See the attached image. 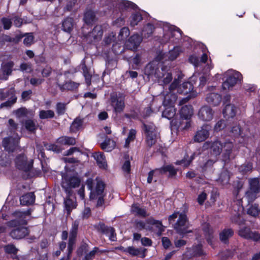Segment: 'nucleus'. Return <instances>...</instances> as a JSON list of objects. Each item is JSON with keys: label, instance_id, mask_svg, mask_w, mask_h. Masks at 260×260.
Instances as JSON below:
<instances>
[{"label": "nucleus", "instance_id": "obj_1", "mask_svg": "<svg viewBox=\"0 0 260 260\" xmlns=\"http://www.w3.org/2000/svg\"><path fill=\"white\" fill-rule=\"evenodd\" d=\"M86 184L88 189L90 190V198L98 199L96 206L101 207L104 203V197L105 196L104 189L105 184L103 181L96 178L94 181L91 178H89L86 181Z\"/></svg>", "mask_w": 260, "mask_h": 260}, {"label": "nucleus", "instance_id": "obj_2", "mask_svg": "<svg viewBox=\"0 0 260 260\" xmlns=\"http://www.w3.org/2000/svg\"><path fill=\"white\" fill-rule=\"evenodd\" d=\"M176 218L178 219L177 221L173 224V228L177 233L184 234L190 232L187 231L190 226V224L184 212L181 213L179 212H174L173 214L169 216L168 220L171 223L174 222Z\"/></svg>", "mask_w": 260, "mask_h": 260}, {"label": "nucleus", "instance_id": "obj_3", "mask_svg": "<svg viewBox=\"0 0 260 260\" xmlns=\"http://www.w3.org/2000/svg\"><path fill=\"white\" fill-rule=\"evenodd\" d=\"M167 172L169 173V177H173L176 175L177 170L172 165L164 166L160 168L155 169L149 172L147 178V182L150 183L153 179L156 182L161 175Z\"/></svg>", "mask_w": 260, "mask_h": 260}, {"label": "nucleus", "instance_id": "obj_4", "mask_svg": "<svg viewBox=\"0 0 260 260\" xmlns=\"http://www.w3.org/2000/svg\"><path fill=\"white\" fill-rule=\"evenodd\" d=\"M260 192V182L258 178L248 179V187L245 193V197L248 203H252Z\"/></svg>", "mask_w": 260, "mask_h": 260}, {"label": "nucleus", "instance_id": "obj_5", "mask_svg": "<svg viewBox=\"0 0 260 260\" xmlns=\"http://www.w3.org/2000/svg\"><path fill=\"white\" fill-rule=\"evenodd\" d=\"M143 129L146 134V143L147 146L151 148L155 144L159 138V133L152 123H143Z\"/></svg>", "mask_w": 260, "mask_h": 260}, {"label": "nucleus", "instance_id": "obj_6", "mask_svg": "<svg viewBox=\"0 0 260 260\" xmlns=\"http://www.w3.org/2000/svg\"><path fill=\"white\" fill-rule=\"evenodd\" d=\"M125 96L124 93L120 91L113 92L110 94L111 105L115 113H120L123 111Z\"/></svg>", "mask_w": 260, "mask_h": 260}, {"label": "nucleus", "instance_id": "obj_7", "mask_svg": "<svg viewBox=\"0 0 260 260\" xmlns=\"http://www.w3.org/2000/svg\"><path fill=\"white\" fill-rule=\"evenodd\" d=\"M227 78L222 85L224 90H230L233 87L239 82H240L242 76L241 73L236 71H229L227 73Z\"/></svg>", "mask_w": 260, "mask_h": 260}, {"label": "nucleus", "instance_id": "obj_8", "mask_svg": "<svg viewBox=\"0 0 260 260\" xmlns=\"http://www.w3.org/2000/svg\"><path fill=\"white\" fill-rule=\"evenodd\" d=\"M80 180L77 177L68 175L62 176L61 186L65 192L69 196H72V188L78 187Z\"/></svg>", "mask_w": 260, "mask_h": 260}, {"label": "nucleus", "instance_id": "obj_9", "mask_svg": "<svg viewBox=\"0 0 260 260\" xmlns=\"http://www.w3.org/2000/svg\"><path fill=\"white\" fill-rule=\"evenodd\" d=\"M79 226V221H74L72 224V228L70 231L69 240L68 243V253L66 257H62L60 260H69L70 255L74 248V244L76 240L77 232Z\"/></svg>", "mask_w": 260, "mask_h": 260}, {"label": "nucleus", "instance_id": "obj_10", "mask_svg": "<svg viewBox=\"0 0 260 260\" xmlns=\"http://www.w3.org/2000/svg\"><path fill=\"white\" fill-rule=\"evenodd\" d=\"M223 143L218 140L214 141H206L203 145L204 150L210 149L211 155L213 157L217 158L222 152Z\"/></svg>", "mask_w": 260, "mask_h": 260}, {"label": "nucleus", "instance_id": "obj_11", "mask_svg": "<svg viewBox=\"0 0 260 260\" xmlns=\"http://www.w3.org/2000/svg\"><path fill=\"white\" fill-rule=\"evenodd\" d=\"M13 214L15 219L10 221V225H26L30 218L31 211L29 209L25 211H16Z\"/></svg>", "mask_w": 260, "mask_h": 260}, {"label": "nucleus", "instance_id": "obj_12", "mask_svg": "<svg viewBox=\"0 0 260 260\" xmlns=\"http://www.w3.org/2000/svg\"><path fill=\"white\" fill-rule=\"evenodd\" d=\"M103 34L102 27L101 25L95 26L91 32L84 35V40L88 44L97 42L101 40Z\"/></svg>", "mask_w": 260, "mask_h": 260}, {"label": "nucleus", "instance_id": "obj_13", "mask_svg": "<svg viewBox=\"0 0 260 260\" xmlns=\"http://www.w3.org/2000/svg\"><path fill=\"white\" fill-rule=\"evenodd\" d=\"M180 82L179 80L175 79L169 87V92L164 96V104L165 105H172L177 100V95L174 92Z\"/></svg>", "mask_w": 260, "mask_h": 260}, {"label": "nucleus", "instance_id": "obj_14", "mask_svg": "<svg viewBox=\"0 0 260 260\" xmlns=\"http://www.w3.org/2000/svg\"><path fill=\"white\" fill-rule=\"evenodd\" d=\"M211 126L209 124H204L196 132L193 140L195 142H202L208 139L210 135Z\"/></svg>", "mask_w": 260, "mask_h": 260}, {"label": "nucleus", "instance_id": "obj_15", "mask_svg": "<svg viewBox=\"0 0 260 260\" xmlns=\"http://www.w3.org/2000/svg\"><path fill=\"white\" fill-rule=\"evenodd\" d=\"M13 229L10 232V236L14 239H21L29 234V230L25 225H10Z\"/></svg>", "mask_w": 260, "mask_h": 260}, {"label": "nucleus", "instance_id": "obj_16", "mask_svg": "<svg viewBox=\"0 0 260 260\" xmlns=\"http://www.w3.org/2000/svg\"><path fill=\"white\" fill-rule=\"evenodd\" d=\"M94 228L98 232L108 236L111 241H116V234L115 229L113 227L108 226L103 222H100L94 225Z\"/></svg>", "mask_w": 260, "mask_h": 260}, {"label": "nucleus", "instance_id": "obj_17", "mask_svg": "<svg viewBox=\"0 0 260 260\" xmlns=\"http://www.w3.org/2000/svg\"><path fill=\"white\" fill-rule=\"evenodd\" d=\"M156 73L154 77L157 79V82L159 85H164L167 84L172 79V74L168 72L165 67H162L160 69L158 67Z\"/></svg>", "mask_w": 260, "mask_h": 260}, {"label": "nucleus", "instance_id": "obj_18", "mask_svg": "<svg viewBox=\"0 0 260 260\" xmlns=\"http://www.w3.org/2000/svg\"><path fill=\"white\" fill-rule=\"evenodd\" d=\"M33 160L32 159L28 161L26 157L23 154L18 155L15 159V164L16 167L25 172H28L30 170L32 167Z\"/></svg>", "mask_w": 260, "mask_h": 260}, {"label": "nucleus", "instance_id": "obj_19", "mask_svg": "<svg viewBox=\"0 0 260 260\" xmlns=\"http://www.w3.org/2000/svg\"><path fill=\"white\" fill-rule=\"evenodd\" d=\"M239 235L247 240L257 241L260 240V234L258 232L252 231L248 227H241L238 232Z\"/></svg>", "mask_w": 260, "mask_h": 260}, {"label": "nucleus", "instance_id": "obj_20", "mask_svg": "<svg viewBox=\"0 0 260 260\" xmlns=\"http://www.w3.org/2000/svg\"><path fill=\"white\" fill-rule=\"evenodd\" d=\"M214 114L213 110L208 106L202 107L198 111V116L199 119L203 121L211 120Z\"/></svg>", "mask_w": 260, "mask_h": 260}, {"label": "nucleus", "instance_id": "obj_21", "mask_svg": "<svg viewBox=\"0 0 260 260\" xmlns=\"http://www.w3.org/2000/svg\"><path fill=\"white\" fill-rule=\"evenodd\" d=\"M19 138L9 137L3 140V146L9 152H13L18 147Z\"/></svg>", "mask_w": 260, "mask_h": 260}, {"label": "nucleus", "instance_id": "obj_22", "mask_svg": "<svg viewBox=\"0 0 260 260\" xmlns=\"http://www.w3.org/2000/svg\"><path fill=\"white\" fill-rule=\"evenodd\" d=\"M119 249L124 252L129 253L131 255L135 256H139L141 258L145 257L146 249L143 248H135L133 246H129L127 248L120 247Z\"/></svg>", "mask_w": 260, "mask_h": 260}, {"label": "nucleus", "instance_id": "obj_23", "mask_svg": "<svg viewBox=\"0 0 260 260\" xmlns=\"http://www.w3.org/2000/svg\"><path fill=\"white\" fill-rule=\"evenodd\" d=\"M14 66V63L12 61L3 62L1 65L0 70L3 75L0 74V79L7 80L8 77L11 75Z\"/></svg>", "mask_w": 260, "mask_h": 260}, {"label": "nucleus", "instance_id": "obj_24", "mask_svg": "<svg viewBox=\"0 0 260 260\" xmlns=\"http://www.w3.org/2000/svg\"><path fill=\"white\" fill-rule=\"evenodd\" d=\"M142 41V37L138 34L132 36L126 42V48L129 50H135L137 48Z\"/></svg>", "mask_w": 260, "mask_h": 260}, {"label": "nucleus", "instance_id": "obj_25", "mask_svg": "<svg viewBox=\"0 0 260 260\" xmlns=\"http://www.w3.org/2000/svg\"><path fill=\"white\" fill-rule=\"evenodd\" d=\"M233 147L234 145L231 142L225 141L223 143L222 159L224 162H227L230 160Z\"/></svg>", "mask_w": 260, "mask_h": 260}, {"label": "nucleus", "instance_id": "obj_26", "mask_svg": "<svg viewBox=\"0 0 260 260\" xmlns=\"http://www.w3.org/2000/svg\"><path fill=\"white\" fill-rule=\"evenodd\" d=\"M221 95L215 92H210L207 94L206 102L211 105L217 106L221 102Z\"/></svg>", "mask_w": 260, "mask_h": 260}, {"label": "nucleus", "instance_id": "obj_27", "mask_svg": "<svg viewBox=\"0 0 260 260\" xmlns=\"http://www.w3.org/2000/svg\"><path fill=\"white\" fill-rule=\"evenodd\" d=\"M237 112V108L233 104H227L224 108L222 113L225 118H233Z\"/></svg>", "mask_w": 260, "mask_h": 260}, {"label": "nucleus", "instance_id": "obj_28", "mask_svg": "<svg viewBox=\"0 0 260 260\" xmlns=\"http://www.w3.org/2000/svg\"><path fill=\"white\" fill-rule=\"evenodd\" d=\"M79 85V83L71 80L67 81L63 84L57 83V85L61 91L76 90L78 88Z\"/></svg>", "mask_w": 260, "mask_h": 260}, {"label": "nucleus", "instance_id": "obj_29", "mask_svg": "<svg viewBox=\"0 0 260 260\" xmlns=\"http://www.w3.org/2000/svg\"><path fill=\"white\" fill-rule=\"evenodd\" d=\"M157 69L158 64H156V62L149 63L145 68L144 74L149 78L154 77Z\"/></svg>", "mask_w": 260, "mask_h": 260}, {"label": "nucleus", "instance_id": "obj_30", "mask_svg": "<svg viewBox=\"0 0 260 260\" xmlns=\"http://www.w3.org/2000/svg\"><path fill=\"white\" fill-rule=\"evenodd\" d=\"M35 201V196L33 192L26 193L20 198L21 204L23 205H30L34 204Z\"/></svg>", "mask_w": 260, "mask_h": 260}, {"label": "nucleus", "instance_id": "obj_31", "mask_svg": "<svg viewBox=\"0 0 260 260\" xmlns=\"http://www.w3.org/2000/svg\"><path fill=\"white\" fill-rule=\"evenodd\" d=\"M193 86L190 82H184L176 88L177 92L180 94H187L193 90Z\"/></svg>", "mask_w": 260, "mask_h": 260}, {"label": "nucleus", "instance_id": "obj_32", "mask_svg": "<svg viewBox=\"0 0 260 260\" xmlns=\"http://www.w3.org/2000/svg\"><path fill=\"white\" fill-rule=\"evenodd\" d=\"M148 223L154 225L158 236H160L165 231V226L162 225L161 221L155 220L153 218H149L147 220Z\"/></svg>", "mask_w": 260, "mask_h": 260}, {"label": "nucleus", "instance_id": "obj_33", "mask_svg": "<svg viewBox=\"0 0 260 260\" xmlns=\"http://www.w3.org/2000/svg\"><path fill=\"white\" fill-rule=\"evenodd\" d=\"M71 196H69L67 194L66 198L64 201V208L68 215H70L71 211L76 207V203L74 199L71 198Z\"/></svg>", "mask_w": 260, "mask_h": 260}, {"label": "nucleus", "instance_id": "obj_34", "mask_svg": "<svg viewBox=\"0 0 260 260\" xmlns=\"http://www.w3.org/2000/svg\"><path fill=\"white\" fill-rule=\"evenodd\" d=\"M180 116L185 119H189L193 115V108L191 105L182 106L180 110Z\"/></svg>", "mask_w": 260, "mask_h": 260}, {"label": "nucleus", "instance_id": "obj_35", "mask_svg": "<svg viewBox=\"0 0 260 260\" xmlns=\"http://www.w3.org/2000/svg\"><path fill=\"white\" fill-rule=\"evenodd\" d=\"M75 25L74 19L71 17H67L62 22V30L70 33Z\"/></svg>", "mask_w": 260, "mask_h": 260}, {"label": "nucleus", "instance_id": "obj_36", "mask_svg": "<svg viewBox=\"0 0 260 260\" xmlns=\"http://www.w3.org/2000/svg\"><path fill=\"white\" fill-rule=\"evenodd\" d=\"M234 231L231 229H225L223 230L219 234V238L220 241L224 243H227L229 239L233 236Z\"/></svg>", "mask_w": 260, "mask_h": 260}, {"label": "nucleus", "instance_id": "obj_37", "mask_svg": "<svg viewBox=\"0 0 260 260\" xmlns=\"http://www.w3.org/2000/svg\"><path fill=\"white\" fill-rule=\"evenodd\" d=\"M12 96L16 97L14 88H11L9 89L4 88L0 89V100L1 101H4L7 98H12Z\"/></svg>", "mask_w": 260, "mask_h": 260}, {"label": "nucleus", "instance_id": "obj_38", "mask_svg": "<svg viewBox=\"0 0 260 260\" xmlns=\"http://www.w3.org/2000/svg\"><path fill=\"white\" fill-rule=\"evenodd\" d=\"M93 157L96 160L97 164L100 168L105 169L107 162L105 156L102 152H96L93 154Z\"/></svg>", "mask_w": 260, "mask_h": 260}, {"label": "nucleus", "instance_id": "obj_39", "mask_svg": "<svg viewBox=\"0 0 260 260\" xmlns=\"http://www.w3.org/2000/svg\"><path fill=\"white\" fill-rule=\"evenodd\" d=\"M23 37H24L23 43L25 46L28 47L34 43V37L32 33L21 34L16 36L18 41Z\"/></svg>", "mask_w": 260, "mask_h": 260}, {"label": "nucleus", "instance_id": "obj_40", "mask_svg": "<svg viewBox=\"0 0 260 260\" xmlns=\"http://www.w3.org/2000/svg\"><path fill=\"white\" fill-rule=\"evenodd\" d=\"M203 230L207 241L209 243H211L214 237L213 230L209 224L205 223L203 225Z\"/></svg>", "mask_w": 260, "mask_h": 260}, {"label": "nucleus", "instance_id": "obj_41", "mask_svg": "<svg viewBox=\"0 0 260 260\" xmlns=\"http://www.w3.org/2000/svg\"><path fill=\"white\" fill-rule=\"evenodd\" d=\"M115 145L116 143L114 141L107 138L101 144L102 149L107 152L112 151L115 148Z\"/></svg>", "mask_w": 260, "mask_h": 260}, {"label": "nucleus", "instance_id": "obj_42", "mask_svg": "<svg viewBox=\"0 0 260 260\" xmlns=\"http://www.w3.org/2000/svg\"><path fill=\"white\" fill-rule=\"evenodd\" d=\"M168 27V31L166 33L164 36V42H167L170 39V36L171 35L173 36L174 35L175 31H177L179 34L180 37H181V30L178 28L174 26H167Z\"/></svg>", "mask_w": 260, "mask_h": 260}, {"label": "nucleus", "instance_id": "obj_43", "mask_svg": "<svg viewBox=\"0 0 260 260\" xmlns=\"http://www.w3.org/2000/svg\"><path fill=\"white\" fill-rule=\"evenodd\" d=\"M83 123V119L80 117L76 118L70 126V131L74 133L78 131L82 127Z\"/></svg>", "mask_w": 260, "mask_h": 260}, {"label": "nucleus", "instance_id": "obj_44", "mask_svg": "<svg viewBox=\"0 0 260 260\" xmlns=\"http://www.w3.org/2000/svg\"><path fill=\"white\" fill-rule=\"evenodd\" d=\"M247 213L249 215L256 217L260 213V207L258 204H252L247 209Z\"/></svg>", "mask_w": 260, "mask_h": 260}, {"label": "nucleus", "instance_id": "obj_45", "mask_svg": "<svg viewBox=\"0 0 260 260\" xmlns=\"http://www.w3.org/2000/svg\"><path fill=\"white\" fill-rule=\"evenodd\" d=\"M176 114V111L174 107L172 105L165 108L163 111L162 115V116L169 119L172 118Z\"/></svg>", "mask_w": 260, "mask_h": 260}, {"label": "nucleus", "instance_id": "obj_46", "mask_svg": "<svg viewBox=\"0 0 260 260\" xmlns=\"http://www.w3.org/2000/svg\"><path fill=\"white\" fill-rule=\"evenodd\" d=\"M180 51L181 50L179 47H174L173 50L167 53L166 56L168 57V60L171 61L175 60L179 55Z\"/></svg>", "mask_w": 260, "mask_h": 260}, {"label": "nucleus", "instance_id": "obj_47", "mask_svg": "<svg viewBox=\"0 0 260 260\" xmlns=\"http://www.w3.org/2000/svg\"><path fill=\"white\" fill-rule=\"evenodd\" d=\"M58 142L63 145H73L76 143L75 138L67 136H63L58 138Z\"/></svg>", "mask_w": 260, "mask_h": 260}, {"label": "nucleus", "instance_id": "obj_48", "mask_svg": "<svg viewBox=\"0 0 260 260\" xmlns=\"http://www.w3.org/2000/svg\"><path fill=\"white\" fill-rule=\"evenodd\" d=\"M95 19V15L91 10H88L84 14V20L85 22L87 24L92 23Z\"/></svg>", "mask_w": 260, "mask_h": 260}, {"label": "nucleus", "instance_id": "obj_49", "mask_svg": "<svg viewBox=\"0 0 260 260\" xmlns=\"http://www.w3.org/2000/svg\"><path fill=\"white\" fill-rule=\"evenodd\" d=\"M191 251L192 252L191 254L194 257L201 256L205 254L201 244L193 246L192 248Z\"/></svg>", "mask_w": 260, "mask_h": 260}, {"label": "nucleus", "instance_id": "obj_50", "mask_svg": "<svg viewBox=\"0 0 260 260\" xmlns=\"http://www.w3.org/2000/svg\"><path fill=\"white\" fill-rule=\"evenodd\" d=\"M25 128L30 133H35L37 126L35 122L31 119L26 120L24 122Z\"/></svg>", "mask_w": 260, "mask_h": 260}, {"label": "nucleus", "instance_id": "obj_51", "mask_svg": "<svg viewBox=\"0 0 260 260\" xmlns=\"http://www.w3.org/2000/svg\"><path fill=\"white\" fill-rule=\"evenodd\" d=\"M154 29L153 25L148 23L143 28L142 35L145 38L150 37L153 34Z\"/></svg>", "mask_w": 260, "mask_h": 260}, {"label": "nucleus", "instance_id": "obj_52", "mask_svg": "<svg viewBox=\"0 0 260 260\" xmlns=\"http://www.w3.org/2000/svg\"><path fill=\"white\" fill-rule=\"evenodd\" d=\"M54 112L51 110H42L39 112V117L41 119L52 118L54 116Z\"/></svg>", "mask_w": 260, "mask_h": 260}, {"label": "nucleus", "instance_id": "obj_53", "mask_svg": "<svg viewBox=\"0 0 260 260\" xmlns=\"http://www.w3.org/2000/svg\"><path fill=\"white\" fill-rule=\"evenodd\" d=\"M132 212L139 216L146 217L147 216L146 210L140 208L137 204H134L132 207Z\"/></svg>", "mask_w": 260, "mask_h": 260}, {"label": "nucleus", "instance_id": "obj_54", "mask_svg": "<svg viewBox=\"0 0 260 260\" xmlns=\"http://www.w3.org/2000/svg\"><path fill=\"white\" fill-rule=\"evenodd\" d=\"M241 128L239 124H236L231 128V136L234 137H238L241 134Z\"/></svg>", "mask_w": 260, "mask_h": 260}, {"label": "nucleus", "instance_id": "obj_55", "mask_svg": "<svg viewBox=\"0 0 260 260\" xmlns=\"http://www.w3.org/2000/svg\"><path fill=\"white\" fill-rule=\"evenodd\" d=\"M142 19V17L141 14L139 13H135L131 16L130 24L132 26H135L137 25Z\"/></svg>", "mask_w": 260, "mask_h": 260}, {"label": "nucleus", "instance_id": "obj_56", "mask_svg": "<svg viewBox=\"0 0 260 260\" xmlns=\"http://www.w3.org/2000/svg\"><path fill=\"white\" fill-rule=\"evenodd\" d=\"M129 30L128 27L122 28L119 33L118 40L121 41L126 38L129 35Z\"/></svg>", "mask_w": 260, "mask_h": 260}, {"label": "nucleus", "instance_id": "obj_57", "mask_svg": "<svg viewBox=\"0 0 260 260\" xmlns=\"http://www.w3.org/2000/svg\"><path fill=\"white\" fill-rule=\"evenodd\" d=\"M29 111L25 107H21L14 111V113L17 117H26L27 116Z\"/></svg>", "mask_w": 260, "mask_h": 260}, {"label": "nucleus", "instance_id": "obj_58", "mask_svg": "<svg viewBox=\"0 0 260 260\" xmlns=\"http://www.w3.org/2000/svg\"><path fill=\"white\" fill-rule=\"evenodd\" d=\"M82 70L86 83L88 85H89L91 83V75L89 73L88 69L85 65L82 66Z\"/></svg>", "mask_w": 260, "mask_h": 260}, {"label": "nucleus", "instance_id": "obj_59", "mask_svg": "<svg viewBox=\"0 0 260 260\" xmlns=\"http://www.w3.org/2000/svg\"><path fill=\"white\" fill-rule=\"evenodd\" d=\"M17 97L12 96V98H9V100L1 104L0 108L4 107L10 108L17 101Z\"/></svg>", "mask_w": 260, "mask_h": 260}, {"label": "nucleus", "instance_id": "obj_60", "mask_svg": "<svg viewBox=\"0 0 260 260\" xmlns=\"http://www.w3.org/2000/svg\"><path fill=\"white\" fill-rule=\"evenodd\" d=\"M116 39L115 34L112 32L105 37L104 42L106 45H109L112 43H114Z\"/></svg>", "mask_w": 260, "mask_h": 260}, {"label": "nucleus", "instance_id": "obj_61", "mask_svg": "<svg viewBox=\"0 0 260 260\" xmlns=\"http://www.w3.org/2000/svg\"><path fill=\"white\" fill-rule=\"evenodd\" d=\"M56 112L59 115L64 114L66 110V104L63 103H57L56 106Z\"/></svg>", "mask_w": 260, "mask_h": 260}, {"label": "nucleus", "instance_id": "obj_62", "mask_svg": "<svg viewBox=\"0 0 260 260\" xmlns=\"http://www.w3.org/2000/svg\"><path fill=\"white\" fill-rule=\"evenodd\" d=\"M135 6V4L128 1H122L119 5L120 8L122 9H126L129 8L134 9Z\"/></svg>", "mask_w": 260, "mask_h": 260}, {"label": "nucleus", "instance_id": "obj_63", "mask_svg": "<svg viewBox=\"0 0 260 260\" xmlns=\"http://www.w3.org/2000/svg\"><path fill=\"white\" fill-rule=\"evenodd\" d=\"M4 250L5 252L9 254H15L17 253L18 249L16 247L12 244H8L4 246Z\"/></svg>", "mask_w": 260, "mask_h": 260}, {"label": "nucleus", "instance_id": "obj_64", "mask_svg": "<svg viewBox=\"0 0 260 260\" xmlns=\"http://www.w3.org/2000/svg\"><path fill=\"white\" fill-rule=\"evenodd\" d=\"M252 169V164L250 163H247L241 166L239 170L240 172L244 174L251 171Z\"/></svg>", "mask_w": 260, "mask_h": 260}]
</instances>
